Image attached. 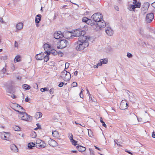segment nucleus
Masks as SVG:
<instances>
[{
	"mask_svg": "<svg viewBox=\"0 0 155 155\" xmlns=\"http://www.w3.org/2000/svg\"><path fill=\"white\" fill-rule=\"evenodd\" d=\"M16 107H20L21 109L23 110L24 109L23 107H21L20 105L18 104H16Z\"/></svg>",
	"mask_w": 155,
	"mask_h": 155,
	"instance_id": "09e8293b",
	"label": "nucleus"
},
{
	"mask_svg": "<svg viewBox=\"0 0 155 155\" xmlns=\"http://www.w3.org/2000/svg\"><path fill=\"white\" fill-rule=\"evenodd\" d=\"M36 144L33 142L29 143L28 144V147L29 149H32L33 147H35Z\"/></svg>",
	"mask_w": 155,
	"mask_h": 155,
	"instance_id": "393cba45",
	"label": "nucleus"
},
{
	"mask_svg": "<svg viewBox=\"0 0 155 155\" xmlns=\"http://www.w3.org/2000/svg\"><path fill=\"white\" fill-rule=\"evenodd\" d=\"M44 57V53L42 52L37 54L35 56L37 60H41L43 59Z\"/></svg>",
	"mask_w": 155,
	"mask_h": 155,
	"instance_id": "6ab92c4d",
	"label": "nucleus"
},
{
	"mask_svg": "<svg viewBox=\"0 0 155 155\" xmlns=\"http://www.w3.org/2000/svg\"><path fill=\"white\" fill-rule=\"evenodd\" d=\"M18 117L20 119L25 121H29L32 119L31 117L24 112L20 113V114H18Z\"/></svg>",
	"mask_w": 155,
	"mask_h": 155,
	"instance_id": "20e7f679",
	"label": "nucleus"
},
{
	"mask_svg": "<svg viewBox=\"0 0 155 155\" xmlns=\"http://www.w3.org/2000/svg\"><path fill=\"white\" fill-rule=\"evenodd\" d=\"M48 54H47V55H46L45 56L44 59V61H45L46 62H47L49 59V56L48 55Z\"/></svg>",
	"mask_w": 155,
	"mask_h": 155,
	"instance_id": "72a5a7b5",
	"label": "nucleus"
},
{
	"mask_svg": "<svg viewBox=\"0 0 155 155\" xmlns=\"http://www.w3.org/2000/svg\"><path fill=\"white\" fill-rule=\"evenodd\" d=\"M78 72L77 71H76L74 73V75L75 76H77L78 74Z\"/></svg>",
	"mask_w": 155,
	"mask_h": 155,
	"instance_id": "bf43d9fd",
	"label": "nucleus"
},
{
	"mask_svg": "<svg viewBox=\"0 0 155 155\" xmlns=\"http://www.w3.org/2000/svg\"><path fill=\"white\" fill-rule=\"evenodd\" d=\"M0 22L2 23H3L4 22L3 21V18H0Z\"/></svg>",
	"mask_w": 155,
	"mask_h": 155,
	"instance_id": "13d9d810",
	"label": "nucleus"
},
{
	"mask_svg": "<svg viewBox=\"0 0 155 155\" xmlns=\"http://www.w3.org/2000/svg\"><path fill=\"white\" fill-rule=\"evenodd\" d=\"M64 84V83L63 82H61L58 85V86L59 87H62L63 86Z\"/></svg>",
	"mask_w": 155,
	"mask_h": 155,
	"instance_id": "de8ad7c7",
	"label": "nucleus"
},
{
	"mask_svg": "<svg viewBox=\"0 0 155 155\" xmlns=\"http://www.w3.org/2000/svg\"><path fill=\"white\" fill-rule=\"evenodd\" d=\"M117 140H114V142L117 144V145H118V143H117Z\"/></svg>",
	"mask_w": 155,
	"mask_h": 155,
	"instance_id": "774afa93",
	"label": "nucleus"
},
{
	"mask_svg": "<svg viewBox=\"0 0 155 155\" xmlns=\"http://www.w3.org/2000/svg\"><path fill=\"white\" fill-rule=\"evenodd\" d=\"M49 93L51 94H52L54 93V89L51 88L49 90Z\"/></svg>",
	"mask_w": 155,
	"mask_h": 155,
	"instance_id": "c03bdc74",
	"label": "nucleus"
},
{
	"mask_svg": "<svg viewBox=\"0 0 155 155\" xmlns=\"http://www.w3.org/2000/svg\"><path fill=\"white\" fill-rule=\"evenodd\" d=\"M69 137H70V139L71 141L73 140V136L72 134L71 133H69L68 134Z\"/></svg>",
	"mask_w": 155,
	"mask_h": 155,
	"instance_id": "f704fd0d",
	"label": "nucleus"
},
{
	"mask_svg": "<svg viewBox=\"0 0 155 155\" xmlns=\"http://www.w3.org/2000/svg\"><path fill=\"white\" fill-rule=\"evenodd\" d=\"M152 137L155 138V134L153 132L152 134Z\"/></svg>",
	"mask_w": 155,
	"mask_h": 155,
	"instance_id": "052dcab7",
	"label": "nucleus"
},
{
	"mask_svg": "<svg viewBox=\"0 0 155 155\" xmlns=\"http://www.w3.org/2000/svg\"><path fill=\"white\" fill-rule=\"evenodd\" d=\"M40 90L41 92H43L45 91H47L48 89L46 87L42 88Z\"/></svg>",
	"mask_w": 155,
	"mask_h": 155,
	"instance_id": "a19ab883",
	"label": "nucleus"
},
{
	"mask_svg": "<svg viewBox=\"0 0 155 155\" xmlns=\"http://www.w3.org/2000/svg\"><path fill=\"white\" fill-rule=\"evenodd\" d=\"M69 63H66L65 64V68L64 70H65L66 69H67L69 67Z\"/></svg>",
	"mask_w": 155,
	"mask_h": 155,
	"instance_id": "79ce46f5",
	"label": "nucleus"
},
{
	"mask_svg": "<svg viewBox=\"0 0 155 155\" xmlns=\"http://www.w3.org/2000/svg\"><path fill=\"white\" fill-rule=\"evenodd\" d=\"M14 82L12 81H9L5 83L4 84L5 89L7 92L9 93L12 92L14 87Z\"/></svg>",
	"mask_w": 155,
	"mask_h": 155,
	"instance_id": "f257e3e1",
	"label": "nucleus"
},
{
	"mask_svg": "<svg viewBox=\"0 0 155 155\" xmlns=\"http://www.w3.org/2000/svg\"><path fill=\"white\" fill-rule=\"evenodd\" d=\"M83 91H84V90L83 89H82L81 91L79 94V96H80V97L81 98H83V97H84L83 94L82 95V97L81 96V95L83 93Z\"/></svg>",
	"mask_w": 155,
	"mask_h": 155,
	"instance_id": "a18cd8bd",
	"label": "nucleus"
},
{
	"mask_svg": "<svg viewBox=\"0 0 155 155\" xmlns=\"http://www.w3.org/2000/svg\"><path fill=\"white\" fill-rule=\"evenodd\" d=\"M58 54L60 55L61 56H62V55H63V54L61 52L60 53H59V52Z\"/></svg>",
	"mask_w": 155,
	"mask_h": 155,
	"instance_id": "69168bd1",
	"label": "nucleus"
},
{
	"mask_svg": "<svg viewBox=\"0 0 155 155\" xmlns=\"http://www.w3.org/2000/svg\"><path fill=\"white\" fill-rule=\"evenodd\" d=\"M106 24L103 20V18L97 23V25L100 28H104L106 26Z\"/></svg>",
	"mask_w": 155,
	"mask_h": 155,
	"instance_id": "4468645a",
	"label": "nucleus"
},
{
	"mask_svg": "<svg viewBox=\"0 0 155 155\" xmlns=\"http://www.w3.org/2000/svg\"><path fill=\"white\" fill-rule=\"evenodd\" d=\"M41 141H42L41 140H39V139L37 140L36 141V144H39V143H40L41 142Z\"/></svg>",
	"mask_w": 155,
	"mask_h": 155,
	"instance_id": "49530a36",
	"label": "nucleus"
},
{
	"mask_svg": "<svg viewBox=\"0 0 155 155\" xmlns=\"http://www.w3.org/2000/svg\"><path fill=\"white\" fill-rule=\"evenodd\" d=\"M85 33V31L82 30L81 29H78L74 30L73 33V36L80 37L81 35H84Z\"/></svg>",
	"mask_w": 155,
	"mask_h": 155,
	"instance_id": "6e6552de",
	"label": "nucleus"
},
{
	"mask_svg": "<svg viewBox=\"0 0 155 155\" xmlns=\"http://www.w3.org/2000/svg\"><path fill=\"white\" fill-rule=\"evenodd\" d=\"M44 53L47 54H50L51 53L53 54L54 55H55L57 54L58 52L57 51L53 50L51 51H47L44 52Z\"/></svg>",
	"mask_w": 155,
	"mask_h": 155,
	"instance_id": "aec40b11",
	"label": "nucleus"
},
{
	"mask_svg": "<svg viewBox=\"0 0 155 155\" xmlns=\"http://www.w3.org/2000/svg\"><path fill=\"white\" fill-rule=\"evenodd\" d=\"M91 19L87 18L86 23L88 25H91Z\"/></svg>",
	"mask_w": 155,
	"mask_h": 155,
	"instance_id": "4c0bfd02",
	"label": "nucleus"
},
{
	"mask_svg": "<svg viewBox=\"0 0 155 155\" xmlns=\"http://www.w3.org/2000/svg\"><path fill=\"white\" fill-rule=\"evenodd\" d=\"M154 15L153 13H151L147 14L146 17V21L147 23H150L153 19Z\"/></svg>",
	"mask_w": 155,
	"mask_h": 155,
	"instance_id": "9b49d317",
	"label": "nucleus"
},
{
	"mask_svg": "<svg viewBox=\"0 0 155 155\" xmlns=\"http://www.w3.org/2000/svg\"><path fill=\"white\" fill-rule=\"evenodd\" d=\"M89 40V37L84 35H82L78 38V41L81 42L84 44H87V46H88L89 43L88 41Z\"/></svg>",
	"mask_w": 155,
	"mask_h": 155,
	"instance_id": "0eeeda50",
	"label": "nucleus"
},
{
	"mask_svg": "<svg viewBox=\"0 0 155 155\" xmlns=\"http://www.w3.org/2000/svg\"><path fill=\"white\" fill-rule=\"evenodd\" d=\"M100 60L101 61L102 64H106L108 62L107 59L106 58L101 59Z\"/></svg>",
	"mask_w": 155,
	"mask_h": 155,
	"instance_id": "7c9ffc66",
	"label": "nucleus"
},
{
	"mask_svg": "<svg viewBox=\"0 0 155 155\" xmlns=\"http://www.w3.org/2000/svg\"><path fill=\"white\" fill-rule=\"evenodd\" d=\"M91 18L94 21L98 23L102 19V15L100 13H96L92 15Z\"/></svg>",
	"mask_w": 155,
	"mask_h": 155,
	"instance_id": "423d86ee",
	"label": "nucleus"
},
{
	"mask_svg": "<svg viewBox=\"0 0 155 155\" xmlns=\"http://www.w3.org/2000/svg\"><path fill=\"white\" fill-rule=\"evenodd\" d=\"M152 6L154 8H155V2L152 4Z\"/></svg>",
	"mask_w": 155,
	"mask_h": 155,
	"instance_id": "4d7b16f0",
	"label": "nucleus"
},
{
	"mask_svg": "<svg viewBox=\"0 0 155 155\" xmlns=\"http://www.w3.org/2000/svg\"><path fill=\"white\" fill-rule=\"evenodd\" d=\"M97 64H98V65L99 66H101L102 65V62H101V60H100V62H99Z\"/></svg>",
	"mask_w": 155,
	"mask_h": 155,
	"instance_id": "864d4df0",
	"label": "nucleus"
},
{
	"mask_svg": "<svg viewBox=\"0 0 155 155\" xmlns=\"http://www.w3.org/2000/svg\"><path fill=\"white\" fill-rule=\"evenodd\" d=\"M137 117V120H138V121H139V122H141V121H142V118H138V117L137 116H136Z\"/></svg>",
	"mask_w": 155,
	"mask_h": 155,
	"instance_id": "5fc2aeb1",
	"label": "nucleus"
},
{
	"mask_svg": "<svg viewBox=\"0 0 155 155\" xmlns=\"http://www.w3.org/2000/svg\"><path fill=\"white\" fill-rule=\"evenodd\" d=\"M42 115V114L41 113L37 112L36 113L35 117L36 119H38L41 117Z\"/></svg>",
	"mask_w": 155,
	"mask_h": 155,
	"instance_id": "b1692460",
	"label": "nucleus"
},
{
	"mask_svg": "<svg viewBox=\"0 0 155 155\" xmlns=\"http://www.w3.org/2000/svg\"><path fill=\"white\" fill-rule=\"evenodd\" d=\"M15 47H18V43L16 41H15Z\"/></svg>",
	"mask_w": 155,
	"mask_h": 155,
	"instance_id": "603ef678",
	"label": "nucleus"
},
{
	"mask_svg": "<svg viewBox=\"0 0 155 155\" xmlns=\"http://www.w3.org/2000/svg\"><path fill=\"white\" fill-rule=\"evenodd\" d=\"M13 128V129L16 131H18L20 130V128L19 127L16 125L14 126Z\"/></svg>",
	"mask_w": 155,
	"mask_h": 155,
	"instance_id": "c756f323",
	"label": "nucleus"
},
{
	"mask_svg": "<svg viewBox=\"0 0 155 155\" xmlns=\"http://www.w3.org/2000/svg\"><path fill=\"white\" fill-rule=\"evenodd\" d=\"M133 5H131L130 7V11L133 10L135 11V8H140V7L141 3L140 2L137 1H134L133 3Z\"/></svg>",
	"mask_w": 155,
	"mask_h": 155,
	"instance_id": "1a4fd4ad",
	"label": "nucleus"
},
{
	"mask_svg": "<svg viewBox=\"0 0 155 155\" xmlns=\"http://www.w3.org/2000/svg\"><path fill=\"white\" fill-rule=\"evenodd\" d=\"M11 97L12 98H16V96H15L14 95V94H13V95H12V96H11Z\"/></svg>",
	"mask_w": 155,
	"mask_h": 155,
	"instance_id": "e2e57ef3",
	"label": "nucleus"
},
{
	"mask_svg": "<svg viewBox=\"0 0 155 155\" xmlns=\"http://www.w3.org/2000/svg\"><path fill=\"white\" fill-rule=\"evenodd\" d=\"M34 87L35 89H37L38 88V84H37L35 83L34 84Z\"/></svg>",
	"mask_w": 155,
	"mask_h": 155,
	"instance_id": "3c124183",
	"label": "nucleus"
},
{
	"mask_svg": "<svg viewBox=\"0 0 155 155\" xmlns=\"http://www.w3.org/2000/svg\"><path fill=\"white\" fill-rule=\"evenodd\" d=\"M98 64H96L94 66V68H98Z\"/></svg>",
	"mask_w": 155,
	"mask_h": 155,
	"instance_id": "338daca9",
	"label": "nucleus"
},
{
	"mask_svg": "<svg viewBox=\"0 0 155 155\" xmlns=\"http://www.w3.org/2000/svg\"><path fill=\"white\" fill-rule=\"evenodd\" d=\"M74 47L78 51H81L87 46V44H84V43L83 44L81 42L78 41L74 44Z\"/></svg>",
	"mask_w": 155,
	"mask_h": 155,
	"instance_id": "f03ea898",
	"label": "nucleus"
},
{
	"mask_svg": "<svg viewBox=\"0 0 155 155\" xmlns=\"http://www.w3.org/2000/svg\"><path fill=\"white\" fill-rule=\"evenodd\" d=\"M50 46L48 44H44V48L45 51H48V50H50Z\"/></svg>",
	"mask_w": 155,
	"mask_h": 155,
	"instance_id": "a878e982",
	"label": "nucleus"
},
{
	"mask_svg": "<svg viewBox=\"0 0 155 155\" xmlns=\"http://www.w3.org/2000/svg\"><path fill=\"white\" fill-rule=\"evenodd\" d=\"M61 77L63 80L65 81H68L70 80L71 77L70 73L65 70H64L61 72Z\"/></svg>",
	"mask_w": 155,
	"mask_h": 155,
	"instance_id": "7ed1b4c3",
	"label": "nucleus"
},
{
	"mask_svg": "<svg viewBox=\"0 0 155 155\" xmlns=\"http://www.w3.org/2000/svg\"><path fill=\"white\" fill-rule=\"evenodd\" d=\"M94 147H95V148L96 149H97V150H101L99 148L97 147V146H94Z\"/></svg>",
	"mask_w": 155,
	"mask_h": 155,
	"instance_id": "0e129e2a",
	"label": "nucleus"
},
{
	"mask_svg": "<svg viewBox=\"0 0 155 155\" xmlns=\"http://www.w3.org/2000/svg\"><path fill=\"white\" fill-rule=\"evenodd\" d=\"M71 152L73 153H76L78 152V151L76 150H71Z\"/></svg>",
	"mask_w": 155,
	"mask_h": 155,
	"instance_id": "680f3d73",
	"label": "nucleus"
},
{
	"mask_svg": "<svg viewBox=\"0 0 155 155\" xmlns=\"http://www.w3.org/2000/svg\"><path fill=\"white\" fill-rule=\"evenodd\" d=\"M68 42V41L65 39L61 40L57 42V48L62 49L65 48L67 46Z\"/></svg>",
	"mask_w": 155,
	"mask_h": 155,
	"instance_id": "39448f33",
	"label": "nucleus"
},
{
	"mask_svg": "<svg viewBox=\"0 0 155 155\" xmlns=\"http://www.w3.org/2000/svg\"><path fill=\"white\" fill-rule=\"evenodd\" d=\"M77 83L76 82H74L72 83L71 85V86L73 87H76L77 86Z\"/></svg>",
	"mask_w": 155,
	"mask_h": 155,
	"instance_id": "e433bc0d",
	"label": "nucleus"
},
{
	"mask_svg": "<svg viewBox=\"0 0 155 155\" xmlns=\"http://www.w3.org/2000/svg\"><path fill=\"white\" fill-rule=\"evenodd\" d=\"M87 18H88L86 17H83L82 19V21L86 23Z\"/></svg>",
	"mask_w": 155,
	"mask_h": 155,
	"instance_id": "58836bf2",
	"label": "nucleus"
},
{
	"mask_svg": "<svg viewBox=\"0 0 155 155\" xmlns=\"http://www.w3.org/2000/svg\"><path fill=\"white\" fill-rule=\"evenodd\" d=\"M139 33L141 35H143V30L141 28H140L139 30Z\"/></svg>",
	"mask_w": 155,
	"mask_h": 155,
	"instance_id": "37998d69",
	"label": "nucleus"
},
{
	"mask_svg": "<svg viewBox=\"0 0 155 155\" xmlns=\"http://www.w3.org/2000/svg\"><path fill=\"white\" fill-rule=\"evenodd\" d=\"M71 141L72 142L73 145L77 147V145H78L77 142L76 141L73 140Z\"/></svg>",
	"mask_w": 155,
	"mask_h": 155,
	"instance_id": "473e14b6",
	"label": "nucleus"
},
{
	"mask_svg": "<svg viewBox=\"0 0 155 155\" xmlns=\"http://www.w3.org/2000/svg\"><path fill=\"white\" fill-rule=\"evenodd\" d=\"M120 108L121 110H125L127 108V104L126 100H122L120 104Z\"/></svg>",
	"mask_w": 155,
	"mask_h": 155,
	"instance_id": "f8f14e48",
	"label": "nucleus"
},
{
	"mask_svg": "<svg viewBox=\"0 0 155 155\" xmlns=\"http://www.w3.org/2000/svg\"><path fill=\"white\" fill-rule=\"evenodd\" d=\"M63 36L65 38L68 39L73 38L74 36H73V34L71 32L68 31H66L64 32L63 34Z\"/></svg>",
	"mask_w": 155,
	"mask_h": 155,
	"instance_id": "9d476101",
	"label": "nucleus"
},
{
	"mask_svg": "<svg viewBox=\"0 0 155 155\" xmlns=\"http://www.w3.org/2000/svg\"><path fill=\"white\" fill-rule=\"evenodd\" d=\"M46 145V143L42 140L39 144H36L35 147L38 148H44L45 147Z\"/></svg>",
	"mask_w": 155,
	"mask_h": 155,
	"instance_id": "f3484780",
	"label": "nucleus"
},
{
	"mask_svg": "<svg viewBox=\"0 0 155 155\" xmlns=\"http://www.w3.org/2000/svg\"><path fill=\"white\" fill-rule=\"evenodd\" d=\"M20 58L21 57L19 55L16 56L14 59V62H17L20 61L21 60Z\"/></svg>",
	"mask_w": 155,
	"mask_h": 155,
	"instance_id": "bb28decb",
	"label": "nucleus"
},
{
	"mask_svg": "<svg viewBox=\"0 0 155 155\" xmlns=\"http://www.w3.org/2000/svg\"><path fill=\"white\" fill-rule=\"evenodd\" d=\"M68 113H69V114L72 115V112L70 109H68Z\"/></svg>",
	"mask_w": 155,
	"mask_h": 155,
	"instance_id": "8fccbe9b",
	"label": "nucleus"
},
{
	"mask_svg": "<svg viewBox=\"0 0 155 155\" xmlns=\"http://www.w3.org/2000/svg\"><path fill=\"white\" fill-rule=\"evenodd\" d=\"M23 23L19 22L16 25V29L15 31L16 32H18V30L22 29L23 28Z\"/></svg>",
	"mask_w": 155,
	"mask_h": 155,
	"instance_id": "a211bd4d",
	"label": "nucleus"
},
{
	"mask_svg": "<svg viewBox=\"0 0 155 155\" xmlns=\"http://www.w3.org/2000/svg\"><path fill=\"white\" fill-rule=\"evenodd\" d=\"M101 122V123L102 124V126L105 127H106L107 126L106 124H105L104 122L102 120V118H101V120H100Z\"/></svg>",
	"mask_w": 155,
	"mask_h": 155,
	"instance_id": "c9c22d12",
	"label": "nucleus"
},
{
	"mask_svg": "<svg viewBox=\"0 0 155 155\" xmlns=\"http://www.w3.org/2000/svg\"><path fill=\"white\" fill-rule=\"evenodd\" d=\"M78 147V150L81 152H83L85 151L86 149L85 147L81 146H77Z\"/></svg>",
	"mask_w": 155,
	"mask_h": 155,
	"instance_id": "5701e85b",
	"label": "nucleus"
},
{
	"mask_svg": "<svg viewBox=\"0 0 155 155\" xmlns=\"http://www.w3.org/2000/svg\"><path fill=\"white\" fill-rule=\"evenodd\" d=\"M31 136L32 138H35L37 136L36 133L35 132H32L31 134Z\"/></svg>",
	"mask_w": 155,
	"mask_h": 155,
	"instance_id": "2f4dec72",
	"label": "nucleus"
},
{
	"mask_svg": "<svg viewBox=\"0 0 155 155\" xmlns=\"http://www.w3.org/2000/svg\"><path fill=\"white\" fill-rule=\"evenodd\" d=\"M11 150L15 152H16L18 151V149L16 146L14 144H12L11 146Z\"/></svg>",
	"mask_w": 155,
	"mask_h": 155,
	"instance_id": "4be33fe9",
	"label": "nucleus"
},
{
	"mask_svg": "<svg viewBox=\"0 0 155 155\" xmlns=\"http://www.w3.org/2000/svg\"><path fill=\"white\" fill-rule=\"evenodd\" d=\"M127 56L129 58H131L133 57L132 54L129 52L127 53Z\"/></svg>",
	"mask_w": 155,
	"mask_h": 155,
	"instance_id": "ea45409f",
	"label": "nucleus"
},
{
	"mask_svg": "<svg viewBox=\"0 0 155 155\" xmlns=\"http://www.w3.org/2000/svg\"><path fill=\"white\" fill-rule=\"evenodd\" d=\"M105 32L109 36H111L113 34V31L110 27H107L106 28Z\"/></svg>",
	"mask_w": 155,
	"mask_h": 155,
	"instance_id": "dca6fc26",
	"label": "nucleus"
},
{
	"mask_svg": "<svg viewBox=\"0 0 155 155\" xmlns=\"http://www.w3.org/2000/svg\"><path fill=\"white\" fill-rule=\"evenodd\" d=\"M49 145L52 147H56L58 145V143L56 141L54 140L50 139L48 142Z\"/></svg>",
	"mask_w": 155,
	"mask_h": 155,
	"instance_id": "ddd939ff",
	"label": "nucleus"
},
{
	"mask_svg": "<svg viewBox=\"0 0 155 155\" xmlns=\"http://www.w3.org/2000/svg\"><path fill=\"white\" fill-rule=\"evenodd\" d=\"M22 87L25 90H29L31 88L30 86L27 84H23Z\"/></svg>",
	"mask_w": 155,
	"mask_h": 155,
	"instance_id": "cd10ccee",
	"label": "nucleus"
},
{
	"mask_svg": "<svg viewBox=\"0 0 155 155\" xmlns=\"http://www.w3.org/2000/svg\"><path fill=\"white\" fill-rule=\"evenodd\" d=\"M25 101L26 102H28V101L29 99L28 97L25 98Z\"/></svg>",
	"mask_w": 155,
	"mask_h": 155,
	"instance_id": "6e6d98bb",
	"label": "nucleus"
},
{
	"mask_svg": "<svg viewBox=\"0 0 155 155\" xmlns=\"http://www.w3.org/2000/svg\"><path fill=\"white\" fill-rule=\"evenodd\" d=\"M52 135L55 137H58L59 136V133L57 131L55 130L52 132Z\"/></svg>",
	"mask_w": 155,
	"mask_h": 155,
	"instance_id": "c85d7f7f",
	"label": "nucleus"
},
{
	"mask_svg": "<svg viewBox=\"0 0 155 155\" xmlns=\"http://www.w3.org/2000/svg\"><path fill=\"white\" fill-rule=\"evenodd\" d=\"M54 37L56 39H58L61 38L63 36V35L60 31H58L54 33Z\"/></svg>",
	"mask_w": 155,
	"mask_h": 155,
	"instance_id": "2eb2a0df",
	"label": "nucleus"
},
{
	"mask_svg": "<svg viewBox=\"0 0 155 155\" xmlns=\"http://www.w3.org/2000/svg\"><path fill=\"white\" fill-rule=\"evenodd\" d=\"M41 20V15L40 14L37 15L35 17V21L36 24H38L39 23Z\"/></svg>",
	"mask_w": 155,
	"mask_h": 155,
	"instance_id": "412c9836",
	"label": "nucleus"
}]
</instances>
